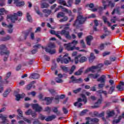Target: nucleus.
Here are the masks:
<instances>
[{"instance_id":"nucleus-43","label":"nucleus","mask_w":124,"mask_h":124,"mask_svg":"<svg viewBox=\"0 0 124 124\" xmlns=\"http://www.w3.org/2000/svg\"><path fill=\"white\" fill-rule=\"evenodd\" d=\"M110 21L112 23L115 24V23H116V21H118V18H117V16H115L112 17V18L110 19Z\"/></svg>"},{"instance_id":"nucleus-8","label":"nucleus","mask_w":124,"mask_h":124,"mask_svg":"<svg viewBox=\"0 0 124 124\" xmlns=\"http://www.w3.org/2000/svg\"><path fill=\"white\" fill-rule=\"evenodd\" d=\"M102 2L104 6V9H106V8L107 7V6H110L111 8H113V7L115 6V2L112 1H108V5H106V1H104V0H102Z\"/></svg>"},{"instance_id":"nucleus-5","label":"nucleus","mask_w":124,"mask_h":124,"mask_svg":"<svg viewBox=\"0 0 124 124\" xmlns=\"http://www.w3.org/2000/svg\"><path fill=\"white\" fill-rule=\"evenodd\" d=\"M87 20V17H84L82 15H78V16L77 19L75 21V23H74V26H78V25L80 24H84L85 21Z\"/></svg>"},{"instance_id":"nucleus-56","label":"nucleus","mask_w":124,"mask_h":124,"mask_svg":"<svg viewBox=\"0 0 124 124\" xmlns=\"http://www.w3.org/2000/svg\"><path fill=\"white\" fill-rule=\"evenodd\" d=\"M104 63L105 65H109V64H111V61H109L108 60H106L105 61Z\"/></svg>"},{"instance_id":"nucleus-42","label":"nucleus","mask_w":124,"mask_h":124,"mask_svg":"<svg viewBox=\"0 0 124 124\" xmlns=\"http://www.w3.org/2000/svg\"><path fill=\"white\" fill-rule=\"evenodd\" d=\"M48 48H50V49H53V48H55L56 46H55V44L53 43H50L48 45Z\"/></svg>"},{"instance_id":"nucleus-14","label":"nucleus","mask_w":124,"mask_h":124,"mask_svg":"<svg viewBox=\"0 0 124 124\" xmlns=\"http://www.w3.org/2000/svg\"><path fill=\"white\" fill-rule=\"evenodd\" d=\"M69 61H70V57H68V54H66L64 55L63 58V60L62 61L64 63L67 64L69 62Z\"/></svg>"},{"instance_id":"nucleus-58","label":"nucleus","mask_w":124,"mask_h":124,"mask_svg":"<svg viewBox=\"0 0 124 124\" xmlns=\"http://www.w3.org/2000/svg\"><path fill=\"white\" fill-rule=\"evenodd\" d=\"M44 58H45V60H46V61H50V57L46 55L44 56Z\"/></svg>"},{"instance_id":"nucleus-18","label":"nucleus","mask_w":124,"mask_h":124,"mask_svg":"<svg viewBox=\"0 0 124 124\" xmlns=\"http://www.w3.org/2000/svg\"><path fill=\"white\" fill-rule=\"evenodd\" d=\"M97 82H100L101 83H105V81H106V76L105 75L101 76L97 79Z\"/></svg>"},{"instance_id":"nucleus-9","label":"nucleus","mask_w":124,"mask_h":124,"mask_svg":"<svg viewBox=\"0 0 124 124\" xmlns=\"http://www.w3.org/2000/svg\"><path fill=\"white\" fill-rule=\"evenodd\" d=\"M82 82H83V79H82V78H81L77 79L76 78L74 77V76H72L71 77V80L70 81V83H73V84H76L77 83H82Z\"/></svg>"},{"instance_id":"nucleus-21","label":"nucleus","mask_w":124,"mask_h":124,"mask_svg":"<svg viewBox=\"0 0 124 124\" xmlns=\"http://www.w3.org/2000/svg\"><path fill=\"white\" fill-rule=\"evenodd\" d=\"M93 36L92 35L88 36L86 37V43L87 45H89V46H90L91 42H92V40H93Z\"/></svg>"},{"instance_id":"nucleus-16","label":"nucleus","mask_w":124,"mask_h":124,"mask_svg":"<svg viewBox=\"0 0 124 124\" xmlns=\"http://www.w3.org/2000/svg\"><path fill=\"white\" fill-rule=\"evenodd\" d=\"M122 119H124V112H123L122 114V115L118 117V119H115L113 121V124H119L120 122H121V120Z\"/></svg>"},{"instance_id":"nucleus-12","label":"nucleus","mask_w":124,"mask_h":124,"mask_svg":"<svg viewBox=\"0 0 124 124\" xmlns=\"http://www.w3.org/2000/svg\"><path fill=\"white\" fill-rule=\"evenodd\" d=\"M81 96L82 99L81 98H78V99L77 102H79L80 103H81V102H82V101H83V102H84L85 104H86V103L87 102V97H86V95H85V94H81Z\"/></svg>"},{"instance_id":"nucleus-46","label":"nucleus","mask_w":124,"mask_h":124,"mask_svg":"<svg viewBox=\"0 0 124 124\" xmlns=\"http://www.w3.org/2000/svg\"><path fill=\"white\" fill-rule=\"evenodd\" d=\"M73 2V0H68L67 3L68 4V5L66 4V6H67L68 7H71Z\"/></svg>"},{"instance_id":"nucleus-28","label":"nucleus","mask_w":124,"mask_h":124,"mask_svg":"<svg viewBox=\"0 0 124 124\" xmlns=\"http://www.w3.org/2000/svg\"><path fill=\"white\" fill-rule=\"evenodd\" d=\"M115 88H116V85H112L110 86L109 90H108V93H109V94H112L113 92L115 91Z\"/></svg>"},{"instance_id":"nucleus-26","label":"nucleus","mask_w":124,"mask_h":124,"mask_svg":"<svg viewBox=\"0 0 124 124\" xmlns=\"http://www.w3.org/2000/svg\"><path fill=\"white\" fill-rule=\"evenodd\" d=\"M39 78V75L38 74H32L29 77L30 79H38Z\"/></svg>"},{"instance_id":"nucleus-55","label":"nucleus","mask_w":124,"mask_h":124,"mask_svg":"<svg viewBox=\"0 0 124 124\" xmlns=\"http://www.w3.org/2000/svg\"><path fill=\"white\" fill-rule=\"evenodd\" d=\"M4 1H5V0H0V5H1V6H4V5H5Z\"/></svg>"},{"instance_id":"nucleus-52","label":"nucleus","mask_w":124,"mask_h":124,"mask_svg":"<svg viewBox=\"0 0 124 124\" xmlns=\"http://www.w3.org/2000/svg\"><path fill=\"white\" fill-rule=\"evenodd\" d=\"M32 113V110H31V109H29L28 110L25 112L26 115H27L28 116H29V115H31Z\"/></svg>"},{"instance_id":"nucleus-47","label":"nucleus","mask_w":124,"mask_h":124,"mask_svg":"<svg viewBox=\"0 0 124 124\" xmlns=\"http://www.w3.org/2000/svg\"><path fill=\"white\" fill-rule=\"evenodd\" d=\"M57 18H60V17H64V13L62 12H59L57 16Z\"/></svg>"},{"instance_id":"nucleus-51","label":"nucleus","mask_w":124,"mask_h":124,"mask_svg":"<svg viewBox=\"0 0 124 124\" xmlns=\"http://www.w3.org/2000/svg\"><path fill=\"white\" fill-rule=\"evenodd\" d=\"M88 112H89V110H88V109H84V110H82L81 112L80 115L81 116H84V115H85V114H86V113H87Z\"/></svg>"},{"instance_id":"nucleus-40","label":"nucleus","mask_w":124,"mask_h":124,"mask_svg":"<svg viewBox=\"0 0 124 124\" xmlns=\"http://www.w3.org/2000/svg\"><path fill=\"white\" fill-rule=\"evenodd\" d=\"M61 67L62 68V69L63 70V71H64V72H65L66 73L67 72H68V68L64 66H61Z\"/></svg>"},{"instance_id":"nucleus-41","label":"nucleus","mask_w":124,"mask_h":124,"mask_svg":"<svg viewBox=\"0 0 124 124\" xmlns=\"http://www.w3.org/2000/svg\"><path fill=\"white\" fill-rule=\"evenodd\" d=\"M17 114L21 118H23V111L20 109H18L17 110Z\"/></svg>"},{"instance_id":"nucleus-13","label":"nucleus","mask_w":124,"mask_h":124,"mask_svg":"<svg viewBox=\"0 0 124 124\" xmlns=\"http://www.w3.org/2000/svg\"><path fill=\"white\" fill-rule=\"evenodd\" d=\"M14 3L18 7H21L25 5V2L23 1H20V0H14Z\"/></svg>"},{"instance_id":"nucleus-36","label":"nucleus","mask_w":124,"mask_h":124,"mask_svg":"<svg viewBox=\"0 0 124 124\" xmlns=\"http://www.w3.org/2000/svg\"><path fill=\"white\" fill-rule=\"evenodd\" d=\"M2 26H3V27H5V28H13V25L12 24H10L9 25H7L4 22L2 23Z\"/></svg>"},{"instance_id":"nucleus-24","label":"nucleus","mask_w":124,"mask_h":124,"mask_svg":"<svg viewBox=\"0 0 124 124\" xmlns=\"http://www.w3.org/2000/svg\"><path fill=\"white\" fill-rule=\"evenodd\" d=\"M45 51L47 53H49V54H51V55H53V54H55L56 53V49H51L50 48H48V47L45 48Z\"/></svg>"},{"instance_id":"nucleus-4","label":"nucleus","mask_w":124,"mask_h":124,"mask_svg":"<svg viewBox=\"0 0 124 124\" xmlns=\"http://www.w3.org/2000/svg\"><path fill=\"white\" fill-rule=\"evenodd\" d=\"M78 44V41L74 40L72 42L66 45V49L68 51H73V50H75V47Z\"/></svg>"},{"instance_id":"nucleus-7","label":"nucleus","mask_w":124,"mask_h":124,"mask_svg":"<svg viewBox=\"0 0 124 124\" xmlns=\"http://www.w3.org/2000/svg\"><path fill=\"white\" fill-rule=\"evenodd\" d=\"M87 61V58L85 57H82L81 58V55H79L78 56H76L75 58V62L76 64H77V63H78V62H86Z\"/></svg>"},{"instance_id":"nucleus-19","label":"nucleus","mask_w":124,"mask_h":124,"mask_svg":"<svg viewBox=\"0 0 124 124\" xmlns=\"http://www.w3.org/2000/svg\"><path fill=\"white\" fill-rule=\"evenodd\" d=\"M42 12L44 13L45 16L46 17H48L52 13V11L49 9H43Z\"/></svg>"},{"instance_id":"nucleus-32","label":"nucleus","mask_w":124,"mask_h":124,"mask_svg":"<svg viewBox=\"0 0 124 124\" xmlns=\"http://www.w3.org/2000/svg\"><path fill=\"white\" fill-rule=\"evenodd\" d=\"M58 2L59 4H63L65 6L66 5V2L64 0H58Z\"/></svg>"},{"instance_id":"nucleus-17","label":"nucleus","mask_w":124,"mask_h":124,"mask_svg":"<svg viewBox=\"0 0 124 124\" xmlns=\"http://www.w3.org/2000/svg\"><path fill=\"white\" fill-rule=\"evenodd\" d=\"M53 99H54V97H51V98L46 97L43 100H45L46 105H49V104H51V103H52V101Z\"/></svg>"},{"instance_id":"nucleus-27","label":"nucleus","mask_w":124,"mask_h":124,"mask_svg":"<svg viewBox=\"0 0 124 124\" xmlns=\"http://www.w3.org/2000/svg\"><path fill=\"white\" fill-rule=\"evenodd\" d=\"M50 5L46 2H43L41 4V8H48Z\"/></svg>"},{"instance_id":"nucleus-11","label":"nucleus","mask_w":124,"mask_h":124,"mask_svg":"<svg viewBox=\"0 0 124 124\" xmlns=\"http://www.w3.org/2000/svg\"><path fill=\"white\" fill-rule=\"evenodd\" d=\"M60 98L61 99H63V98H65V94H61L60 96L57 95L55 96L54 98V101L56 104H58L59 102H60Z\"/></svg>"},{"instance_id":"nucleus-38","label":"nucleus","mask_w":124,"mask_h":124,"mask_svg":"<svg viewBox=\"0 0 124 124\" xmlns=\"http://www.w3.org/2000/svg\"><path fill=\"white\" fill-rule=\"evenodd\" d=\"M9 39H10V36H7L1 38V41H7V40H9Z\"/></svg>"},{"instance_id":"nucleus-63","label":"nucleus","mask_w":124,"mask_h":124,"mask_svg":"<svg viewBox=\"0 0 124 124\" xmlns=\"http://www.w3.org/2000/svg\"><path fill=\"white\" fill-rule=\"evenodd\" d=\"M109 60L110 62H115L116 61V57H110Z\"/></svg>"},{"instance_id":"nucleus-33","label":"nucleus","mask_w":124,"mask_h":124,"mask_svg":"<svg viewBox=\"0 0 124 124\" xmlns=\"http://www.w3.org/2000/svg\"><path fill=\"white\" fill-rule=\"evenodd\" d=\"M53 112H54V113H56L57 116L61 115V111H59L57 108H54L53 109Z\"/></svg>"},{"instance_id":"nucleus-59","label":"nucleus","mask_w":124,"mask_h":124,"mask_svg":"<svg viewBox=\"0 0 124 124\" xmlns=\"http://www.w3.org/2000/svg\"><path fill=\"white\" fill-rule=\"evenodd\" d=\"M63 112L64 114H67L68 113V110H67L65 108H63Z\"/></svg>"},{"instance_id":"nucleus-10","label":"nucleus","mask_w":124,"mask_h":124,"mask_svg":"<svg viewBox=\"0 0 124 124\" xmlns=\"http://www.w3.org/2000/svg\"><path fill=\"white\" fill-rule=\"evenodd\" d=\"M31 107L36 112H41L42 111V108L38 104H32Z\"/></svg>"},{"instance_id":"nucleus-45","label":"nucleus","mask_w":124,"mask_h":124,"mask_svg":"<svg viewBox=\"0 0 124 124\" xmlns=\"http://www.w3.org/2000/svg\"><path fill=\"white\" fill-rule=\"evenodd\" d=\"M107 115L109 117H112V116H114V115H115V113L114 112V111H111L108 112Z\"/></svg>"},{"instance_id":"nucleus-6","label":"nucleus","mask_w":124,"mask_h":124,"mask_svg":"<svg viewBox=\"0 0 124 124\" xmlns=\"http://www.w3.org/2000/svg\"><path fill=\"white\" fill-rule=\"evenodd\" d=\"M0 54L1 56H3V55H9L10 52L9 50H7V47L4 45H0Z\"/></svg>"},{"instance_id":"nucleus-61","label":"nucleus","mask_w":124,"mask_h":124,"mask_svg":"<svg viewBox=\"0 0 124 124\" xmlns=\"http://www.w3.org/2000/svg\"><path fill=\"white\" fill-rule=\"evenodd\" d=\"M31 115L32 118H35V117H36V113L33 111H32V113H31Z\"/></svg>"},{"instance_id":"nucleus-30","label":"nucleus","mask_w":124,"mask_h":124,"mask_svg":"<svg viewBox=\"0 0 124 124\" xmlns=\"http://www.w3.org/2000/svg\"><path fill=\"white\" fill-rule=\"evenodd\" d=\"M35 11H36V13L38 15H40L41 17H42L43 16V14L42 13H40V11H39V9L38 8V7L37 6H35Z\"/></svg>"},{"instance_id":"nucleus-44","label":"nucleus","mask_w":124,"mask_h":124,"mask_svg":"<svg viewBox=\"0 0 124 124\" xmlns=\"http://www.w3.org/2000/svg\"><path fill=\"white\" fill-rule=\"evenodd\" d=\"M67 20H68V17H67V16H64L63 18L60 19L59 20V21L61 22H66V21H67Z\"/></svg>"},{"instance_id":"nucleus-53","label":"nucleus","mask_w":124,"mask_h":124,"mask_svg":"<svg viewBox=\"0 0 124 124\" xmlns=\"http://www.w3.org/2000/svg\"><path fill=\"white\" fill-rule=\"evenodd\" d=\"M75 68H76V67H75V65L73 66L70 70V72H69V74H72L74 72V70H75Z\"/></svg>"},{"instance_id":"nucleus-62","label":"nucleus","mask_w":124,"mask_h":124,"mask_svg":"<svg viewBox=\"0 0 124 124\" xmlns=\"http://www.w3.org/2000/svg\"><path fill=\"white\" fill-rule=\"evenodd\" d=\"M30 36L31 37V39H34V33H33V32H31Z\"/></svg>"},{"instance_id":"nucleus-50","label":"nucleus","mask_w":124,"mask_h":124,"mask_svg":"<svg viewBox=\"0 0 124 124\" xmlns=\"http://www.w3.org/2000/svg\"><path fill=\"white\" fill-rule=\"evenodd\" d=\"M95 59V56H94V55L93 53H91L90 54V61H93V60H94Z\"/></svg>"},{"instance_id":"nucleus-2","label":"nucleus","mask_w":124,"mask_h":124,"mask_svg":"<svg viewBox=\"0 0 124 124\" xmlns=\"http://www.w3.org/2000/svg\"><path fill=\"white\" fill-rule=\"evenodd\" d=\"M23 13L22 11H18L17 13H14V15H11L7 16V18L10 19L12 23H15L16 21L18 20V17H22Z\"/></svg>"},{"instance_id":"nucleus-31","label":"nucleus","mask_w":124,"mask_h":124,"mask_svg":"<svg viewBox=\"0 0 124 124\" xmlns=\"http://www.w3.org/2000/svg\"><path fill=\"white\" fill-rule=\"evenodd\" d=\"M27 21H28V22H30V23H31V22H32V19L31 18V16L30 15V14L29 13H27Z\"/></svg>"},{"instance_id":"nucleus-23","label":"nucleus","mask_w":124,"mask_h":124,"mask_svg":"<svg viewBox=\"0 0 124 124\" xmlns=\"http://www.w3.org/2000/svg\"><path fill=\"white\" fill-rule=\"evenodd\" d=\"M11 75V72H9L8 73H7L6 76L4 78V84H8L9 83V81L7 80V79L10 77Z\"/></svg>"},{"instance_id":"nucleus-64","label":"nucleus","mask_w":124,"mask_h":124,"mask_svg":"<svg viewBox=\"0 0 124 124\" xmlns=\"http://www.w3.org/2000/svg\"><path fill=\"white\" fill-rule=\"evenodd\" d=\"M99 48L100 50H103V49H104V44L101 45Z\"/></svg>"},{"instance_id":"nucleus-60","label":"nucleus","mask_w":124,"mask_h":124,"mask_svg":"<svg viewBox=\"0 0 124 124\" xmlns=\"http://www.w3.org/2000/svg\"><path fill=\"white\" fill-rule=\"evenodd\" d=\"M110 86H113L114 85V80H112V79H110L109 81H108Z\"/></svg>"},{"instance_id":"nucleus-29","label":"nucleus","mask_w":124,"mask_h":124,"mask_svg":"<svg viewBox=\"0 0 124 124\" xmlns=\"http://www.w3.org/2000/svg\"><path fill=\"white\" fill-rule=\"evenodd\" d=\"M89 76L90 77H91L92 78H93V79H97V78H98V77L99 76V74H90L89 75Z\"/></svg>"},{"instance_id":"nucleus-48","label":"nucleus","mask_w":124,"mask_h":124,"mask_svg":"<svg viewBox=\"0 0 124 124\" xmlns=\"http://www.w3.org/2000/svg\"><path fill=\"white\" fill-rule=\"evenodd\" d=\"M81 90H82V88H79L77 90H73V93H74L77 94V93H80V92H81Z\"/></svg>"},{"instance_id":"nucleus-3","label":"nucleus","mask_w":124,"mask_h":124,"mask_svg":"<svg viewBox=\"0 0 124 124\" xmlns=\"http://www.w3.org/2000/svg\"><path fill=\"white\" fill-rule=\"evenodd\" d=\"M103 66V64L102 63L98 64L96 66H92L91 67L88 68L87 69H86L84 72V73H89L90 71H92L93 73H94V70L95 69H98L97 71L99 72L100 71V68Z\"/></svg>"},{"instance_id":"nucleus-35","label":"nucleus","mask_w":124,"mask_h":124,"mask_svg":"<svg viewBox=\"0 0 124 124\" xmlns=\"http://www.w3.org/2000/svg\"><path fill=\"white\" fill-rule=\"evenodd\" d=\"M83 73V69H80L78 70V71L75 73V75L79 76L81 75L82 73Z\"/></svg>"},{"instance_id":"nucleus-54","label":"nucleus","mask_w":124,"mask_h":124,"mask_svg":"<svg viewBox=\"0 0 124 124\" xmlns=\"http://www.w3.org/2000/svg\"><path fill=\"white\" fill-rule=\"evenodd\" d=\"M55 81L56 82H57V83H62V82H63V80H62V79L59 78H56Z\"/></svg>"},{"instance_id":"nucleus-25","label":"nucleus","mask_w":124,"mask_h":124,"mask_svg":"<svg viewBox=\"0 0 124 124\" xmlns=\"http://www.w3.org/2000/svg\"><path fill=\"white\" fill-rule=\"evenodd\" d=\"M57 117L55 115H52L51 116H48L47 118H46L45 120L46 122H51V121H53V120H55V118Z\"/></svg>"},{"instance_id":"nucleus-49","label":"nucleus","mask_w":124,"mask_h":124,"mask_svg":"<svg viewBox=\"0 0 124 124\" xmlns=\"http://www.w3.org/2000/svg\"><path fill=\"white\" fill-rule=\"evenodd\" d=\"M124 87L122 85H118L116 87L117 89L119 91H124Z\"/></svg>"},{"instance_id":"nucleus-22","label":"nucleus","mask_w":124,"mask_h":124,"mask_svg":"<svg viewBox=\"0 0 124 124\" xmlns=\"http://www.w3.org/2000/svg\"><path fill=\"white\" fill-rule=\"evenodd\" d=\"M25 96H26V95L24 93H23L21 94H17L16 95V100H17V101H19V100H20L21 98H24Z\"/></svg>"},{"instance_id":"nucleus-15","label":"nucleus","mask_w":124,"mask_h":124,"mask_svg":"<svg viewBox=\"0 0 124 124\" xmlns=\"http://www.w3.org/2000/svg\"><path fill=\"white\" fill-rule=\"evenodd\" d=\"M102 102V97H101L100 99H99L96 103H95V105L92 106V108H98L100 107L101 103Z\"/></svg>"},{"instance_id":"nucleus-39","label":"nucleus","mask_w":124,"mask_h":124,"mask_svg":"<svg viewBox=\"0 0 124 124\" xmlns=\"http://www.w3.org/2000/svg\"><path fill=\"white\" fill-rule=\"evenodd\" d=\"M74 106H77L78 108H80V107L83 105V104L79 102H76L74 104Z\"/></svg>"},{"instance_id":"nucleus-34","label":"nucleus","mask_w":124,"mask_h":124,"mask_svg":"<svg viewBox=\"0 0 124 124\" xmlns=\"http://www.w3.org/2000/svg\"><path fill=\"white\" fill-rule=\"evenodd\" d=\"M0 12L3 15V13L5 14H7L8 13V11L5 10V9L4 8H1L0 9Z\"/></svg>"},{"instance_id":"nucleus-37","label":"nucleus","mask_w":124,"mask_h":124,"mask_svg":"<svg viewBox=\"0 0 124 124\" xmlns=\"http://www.w3.org/2000/svg\"><path fill=\"white\" fill-rule=\"evenodd\" d=\"M7 118V116H2V117L1 118L2 120V124H5V123H7V119L6 118Z\"/></svg>"},{"instance_id":"nucleus-1","label":"nucleus","mask_w":124,"mask_h":124,"mask_svg":"<svg viewBox=\"0 0 124 124\" xmlns=\"http://www.w3.org/2000/svg\"><path fill=\"white\" fill-rule=\"evenodd\" d=\"M50 33L51 34H54L56 35L58 38L62 40V37L60 34L61 35H64L66 39H71V36H70V33L69 31H65V30H62V31H57V32L54 30H51L50 31Z\"/></svg>"},{"instance_id":"nucleus-57","label":"nucleus","mask_w":124,"mask_h":124,"mask_svg":"<svg viewBox=\"0 0 124 124\" xmlns=\"http://www.w3.org/2000/svg\"><path fill=\"white\" fill-rule=\"evenodd\" d=\"M104 86H105V84L103 83H100L98 85V88H100V89H102V88H104Z\"/></svg>"},{"instance_id":"nucleus-20","label":"nucleus","mask_w":124,"mask_h":124,"mask_svg":"<svg viewBox=\"0 0 124 124\" xmlns=\"http://www.w3.org/2000/svg\"><path fill=\"white\" fill-rule=\"evenodd\" d=\"M86 120L88 122H89V123H91V122L92 123H98V122H99V120L97 118H91V117H87L86 118Z\"/></svg>"}]
</instances>
